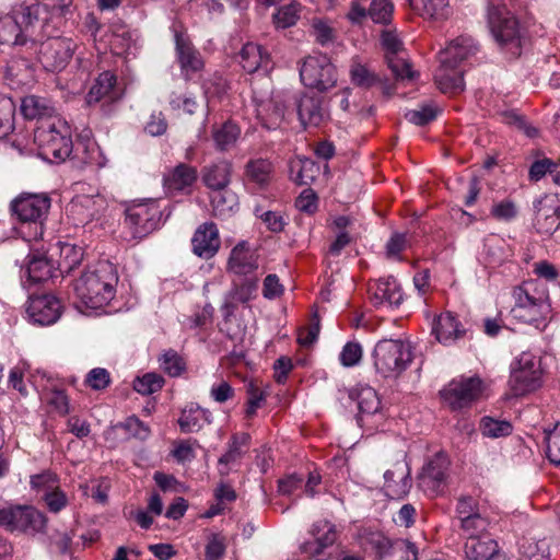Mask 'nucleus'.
Segmentation results:
<instances>
[{
    "label": "nucleus",
    "instance_id": "18",
    "mask_svg": "<svg viewBox=\"0 0 560 560\" xmlns=\"http://www.w3.org/2000/svg\"><path fill=\"white\" fill-rule=\"evenodd\" d=\"M175 49L177 61L185 79L189 80L194 74L203 69V60L200 52L182 34L175 35Z\"/></svg>",
    "mask_w": 560,
    "mask_h": 560
},
{
    "label": "nucleus",
    "instance_id": "63",
    "mask_svg": "<svg viewBox=\"0 0 560 560\" xmlns=\"http://www.w3.org/2000/svg\"><path fill=\"white\" fill-rule=\"evenodd\" d=\"M491 215L499 221H511L517 215V207L514 201L505 199L492 206Z\"/></svg>",
    "mask_w": 560,
    "mask_h": 560
},
{
    "label": "nucleus",
    "instance_id": "2",
    "mask_svg": "<svg viewBox=\"0 0 560 560\" xmlns=\"http://www.w3.org/2000/svg\"><path fill=\"white\" fill-rule=\"evenodd\" d=\"M34 141L39 155L49 162L65 161L72 151L69 126L56 117L42 120L37 125Z\"/></svg>",
    "mask_w": 560,
    "mask_h": 560
},
{
    "label": "nucleus",
    "instance_id": "52",
    "mask_svg": "<svg viewBox=\"0 0 560 560\" xmlns=\"http://www.w3.org/2000/svg\"><path fill=\"white\" fill-rule=\"evenodd\" d=\"M211 205L215 217H224L237 206L235 197L224 190H213Z\"/></svg>",
    "mask_w": 560,
    "mask_h": 560
},
{
    "label": "nucleus",
    "instance_id": "45",
    "mask_svg": "<svg viewBox=\"0 0 560 560\" xmlns=\"http://www.w3.org/2000/svg\"><path fill=\"white\" fill-rule=\"evenodd\" d=\"M441 113V108L433 102L419 105L418 108L408 110L406 119L417 126H424L434 120Z\"/></svg>",
    "mask_w": 560,
    "mask_h": 560
},
{
    "label": "nucleus",
    "instance_id": "13",
    "mask_svg": "<svg viewBox=\"0 0 560 560\" xmlns=\"http://www.w3.org/2000/svg\"><path fill=\"white\" fill-rule=\"evenodd\" d=\"M481 394V380L479 377H460L453 380L441 396L452 409H462L469 406Z\"/></svg>",
    "mask_w": 560,
    "mask_h": 560
},
{
    "label": "nucleus",
    "instance_id": "41",
    "mask_svg": "<svg viewBox=\"0 0 560 560\" xmlns=\"http://www.w3.org/2000/svg\"><path fill=\"white\" fill-rule=\"evenodd\" d=\"M240 136V127L231 120H228L220 126L212 127V138L215 148L220 151H228L236 143Z\"/></svg>",
    "mask_w": 560,
    "mask_h": 560
},
{
    "label": "nucleus",
    "instance_id": "33",
    "mask_svg": "<svg viewBox=\"0 0 560 560\" xmlns=\"http://www.w3.org/2000/svg\"><path fill=\"white\" fill-rule=\"evenodd\" d=\"M285 108L283 100L277 95L261 102L258 105L257 113L266 128L276 129L284 119Z\"/></svg>",
    "mask_w": 560,
    "mask_h": 560
},
{
    "label": "nucleus",
    "instance_id": "38",
    "mask_svg": "<svg viewBox=\"0 0 560 560\" xmlns=\"http://www.w3.org/2000/svg\"><path fill=\"white\" fill-rule=\"evenodd\" d=\"M27 43L23 35L21 26L11 11L0 18V44L2 45H24Z\"/></svg>",
    "mask_w": 560,
    "mask_h": 560
},
{
    "label": "nucleus",
    "instance_id": "6",
    "mask_svg": "<svg viewBox=\"0 0 560 560\" xmlns=\"http://www.w3.org/2000/svg\"><path fill=\"white\" fill-rule=\"evenodd\" d=\"M300 78L306 88L326 92L336 85L337 70L326 55H312L303 59Z\"/></svg>",
    "mask_w": 560,
    "mask_h": 560
},
{
    "label": "nucleus",
    "instance_id": "62",
    "mask_svg": "<svg viewBox=\"0 0 560 560\" xmlns=\"http://www.w3.org/2000/svg\"><path fill=\"white\" fill-rule=\"evenodd\" d=\"M408 241L404 233H393L385 246L388 259H400V254L407 248Z\"/></svg>",
    "mask_w": 560,
    "mask_h": 560
},
{
    "label": "nucleus",
    "instance_id": "23",
    "mask_svg": "<svg viewBox=\"0 0 560 560\" xmlns=\"http://www.w3.org/2000/svg\"><path fill=\"white\" fill-rule=\"evenodd\" d=\"M384 489L386 495L392 499H401L408 494L411 488V479L409 477V468L407 464L398 462L393 469H388L384 474Z\"/></svg>",
    "mask_w": 560,
    "mask_h": 560
},
{
    "label": "nucleus",
    "instance_id": "7",
    "mask_svg": "<svg viewBox=\"0 0 560 560\" xmlns=\"http://www.w3.org/2000/svg\"><path fill=\"white\" fill-rule=\"evenodd\" d=\"M12 12L27 42H35L45 35H49L47 27L51 10L48 4L39 2L18 3L12 8Z\"/></svg>",
    "mask_w": 560,
    "mask_h": 560
},
{
    "label": "nucleus",
    "instance_id": "14",
    "mask_svg": "<svg viewBox=\"0 0 560 560\" xmlns=\"http://www.w3.org/2000/svg\"><path fill=\"white\" fill-rule=\"evenodd\" d=\"M26 313L30 319L39 325H51L61 315V303L49 293H32L28 296Z\"/></svg>",
    "mask_w": 560,
    "mask_h": 560
},
{
    "label": "nucleus",
    "instance_id": "49",
    "mask_svg": "<svg viewBox=\"0 0 560 560\" xmlns=\"http://www.w3.org/2000/svg\"><path fill=\"white\" fill-rule=\"evenodd\" d=\"M520 550L528 560H550L549 546L545 540L523 538Z\"/></svg>",
    "mask_w": 560,
    "mask_h": 560
},
{
    "label": "nucleus",
    "instance_id": "29",
    "mask_svg": "<svg viewBox=\"0 0 560 560\" xmlns=\"http://www.w3.org/2000/svg\"><path fill=\"white\" fill-rule=\"evenodd\" d=\"M240 63L246 72L254 73L259 69L268 70L271 60L269 54L260 45L247 43L240 52Z\"/></svg>",
    "mask_w": 560,
    "mask_h": 560
},
{
    "label": "nucleus",
    "instance_id": "59",
    "mask_svg": "<svg viewBox=\"0 0 560 560\" xmlns=\"http://www.w3.org/2000/svg\"><path fill=\"white\" fill-rule=\"evenodd\" d=\"M319 330H320V320H319L318 315L316 313H314L312 316V319H311V324L307 327L301 328L299 330L298 342L302 347L313 346L318 339Z\"/></svg>",
    "mask_w": 560,
    "mask_h": 560
},
{
    "label": "nucleus",
    "instance_id": "25",
    "mask_svg": "<svg viewBox=\"0 0 560 560\" xmlns=\"http://www.w3.org/2000/svg\"><path fill=\"white\" fill-rule=\"evenodd\" d=\"M432 331L436 340L443 345H452L462 338L465 329L452 313L441 314L433 324Z\"/></svg>",
    "mask_w": 560,
    "mask_h": 560
},
{
    "label": "nucleus",
    "instance_id": "48",
    "mask_svg": "<svg viewBox=\"0 0 560 560\" xmlns=\"http://www.w3.org/2000/svg\"><path fill=\"white\" fill-rule=\"evenodd\" d=\"M388 68L397 80H412L416 72L411 70L410 62L406 59L404 54L385 55Z\"/></svg>",
    "mask_w": 560,
    "mask_h": 560
},
{
    "label": "nucleus",
    "instance_id": "34",
    "mask_svg": "<svg viewBox=\"0 0 560 560\" xmlns=\"http://www.w3.org/2000/svg\"><path fill=\"white\" fill-rule=\"evenodd\" d=\"M210 422V411L195 404L187 406L182 411V415L178 419L180 430L185 433L197 432L202 429L205 424H209Z\"/></svg>",
    "mask_w": 560,
    "mask_h": 560
},
{
    "label": "nucleus",
    "instance_id": "10",
    "mask_svg": "<svg viewBox=\"0 0 560 560\" xmlns=\"http://www.w3.org/2000/svg\"><path fill=\"white\" fill-rule=\"evenodd\" d=\"M75 49L77 44L71 38L49 36L40 43L37 59L45 70L61 71L71 60Z\"/></svg>",
    "mask_w": 560,
    "mask_h": 560
},
{
    "label": "nucleus",
    "instance_id": "4",
    "mask_svg": "<svg viewBox=\"0 0 560 560\" xmlns=\"http://www.w3.org/2000/svg\"><path fill=\"white\" fill-rule=\"evenodd\" d=\"M412 350L400 339L380 340L373 350V365L384 377H397L412 361Z\"/></svg>",
    "mask_w": 560,
    "mask_h": 560
},
{
    "label": "nucleus",
    "instance_id": "11",
    "mask_svg": "<svg viewBox=\"0 0 560 560\" xmlns=\"http://www.w3.org/2000/svg\"><path fill=\"white\" fill-rule=\"evenodd\" d=\"M74 290L80 300L77 308L86 315L103 308L115 296V287L110 282H77Z\"/></svg>",
    "mask_w": 560,
    "mask_h": 560
},
{
    "label": "nucleus",
    "instance_id": "19",
    "mask_svg": "<svg viewBox=\"0 0 560 560\" xmlns=\"http://www.w3.org/2000/svg\"><path fill=\"white\" fill-rule=\"evenodd\" d=\"M220 244L219 230L213 222H205L199 225L191 240L194 254L206 259L217 254Z\"/></svg>",
    "mask_w": 560,
    "mask_h": 560
},
{
    "label": "nucleus",
    "instance_id": "47",
    "mask_svg": "<svg viewBox=\"0 0 560 560\" xmlns=\"http://www.w3.org/2000/svg\"><path fill=\"white\" fill-rule=\"evenodd\" d=\"M300 19V4L292 2L278 9L272 15V22L277 28H288L296 24Z\"/></svg>",
    "mask_w": 560,
    "mask_h": 560
},
{
    "label": "nucleus",
    "instance_id": "28",
    "mask_svg": "<svg viewBox=\"0 0 560 560\" xmlns=\"http://www.w3.org/2000/svg\"><path fill=\"white\" fill-rule=\"evenodd\" d=\"M197 168L185 163H179L170 170L163 177L164 187L168 191H182L197 180Z\"/></svg>",
    "mask_w": 560,
    "mask_h": 560
},
{
    "label": "nucleus",
    "instance_id": "36",
    "mask_svg": "<svg viewBox=\"0 0 560 560\" xmlns=\"http://www.w3.org/2000/svg\"><path fill=\"white\" fill-rule=\"evenodd\" d=\"M465 552L468 560H488L501 553L497 541L490 535L466 541Z\"/></svg>",
    "mask_w": 560,
    "mask_h": 560
},
{
    "label": "nucleus",
    "instance_id": "5",
    "mask_svg": "<svg viewBox=\"0 0 560 560\" xmlns=\"http://www.w3.org/2000/svg\"><path fill=\"white\" fill-rule=\"evenodd\" d=\"M162 210L155 200L132 203L125 210L124 228L128 240L145 237L158 229Z\"/></svg>",
    "mask_w": 560,
    "mask_h": 560
},
{
    "label": "nucleus",
    "instance_id": "37",
    "mask_svg": "<svg viewBox=\"0 0 560 560\" xmlns=\"http://www.w3.org/2000/svg\"><path fill=\"white\" fill-rule=\"evenodd\" d=\"M27 280H52L61 278V271L44 256H33L26 266Z\"/></svg>",
    "mask_w": 560,
    "mask_h": 560
},
{
    "label": "nucleus",
    "instance_id": "42",
    "mask_svg": "<svg viewBox=\"0 0 560 560\" xmlns=\"http://www.w3.org/2000/svg\"><path fill=\"white\" fill-rule=\"evenodd\" d=\"M58 269L61 271V278L69 276L70 271L81 264L83 249L80 246L69 243L59 244Z\"/></svg>",
    "mask_w": 560,
    "mask_h": 560
},
{
    "label": "nucleus",
    "instance_id": "20",
    "mask_svg": "<svg viewBox=\"0 0 560 560\" xmlns=\"http://www.w3.org/2000/svg\"><path fill=\"white\" fill-rule=\"evenodd\" d=\"M349 397L357 402V420L360 425H364L365 418L375 416L381 409V400L376 390L369 385H357L353 387Z\"/></svg>",
    "mask_w": 560,
    "mask_h": 560
},
{
    "label": "nucleus",
    "instance_id": "9",
    "mask_svg": "<svg viewBox=\"0 0 560 560\" xmlns=\"http://www.w3.org/2000/svg\"><path fill=\"white\" fill-rule=\"evenodd\" d=\"M541 383L540 359L532 352H522L511 373L510 385L515 395L537 389Z\"/></svg>",
    "mask_w": 560,
    "mask_h": 560
},
{
    "label": "nucleus",
    "instance_id": "43",
    "mask_svg": "<svg viewBox=\"0 0 560 560\" xmlns=\"http://www.w3.org/2000/svg\"><path fill=\"white\" fill-rule=\"evenodd\" d=\"M435 82L443 93L456 94L465 88L463 74L443 66L435 74Z\"/></svg>",
    "mask_w": 560,
    "mask_h": 560
},
{
    "label": "nucleus",
    "instance_id": "35",
    "mask_svg": "<svg viewBox=\"0 0 560 560\" xmlns=\"http://www.w3.org/2000/svg\"><path fill=\"white\" fill-rule=\"evenodd\" d=\"M45 523V516L37 510L30 506H15L13 530L40 532Z\"/></svg>",
    "mask_w": 560,
    "mask_h": 560
},
{
    "label": "nucleus",
    "instance_id": "64",
    "mask_svg": "<svg viewBox=\"0 0 560 560\" xmlns=\"http://www.w3.org/2000/svg\"><path fill=\"white\" fill-rule=\"evenodd\" d=\"M547 457L556 466H560V425H556L547 436Z\"/></svg>",
    "mask_w": 560,
    "mask_h": 560
},
{
    "label": "nucleus",
    "instance_id": "24",
    "mask_svg": "<svg viewBox=\"0 0 560 560\" xmlns=\"http://www.w3.org/2000/svg\"><path fill=\"white\" fill-rule=\"evenodd\" d=\"M477 46L471 38L459 36L442 51H440V61L443 67L455 69L458 62L475 55Z\"/></svg>",
    "mask_w": 560,
    "mask_h": 560
},
{
    "label": "nucleus",
    "instance_id": "50",
    "mask_svg": "<svg viewBox=\"0 0 560 560\" xmlns=\"http://www.w3.org/2000/svg\"><path fill=\"white\" fill-rule=\"evenodd\" d=\"M205 560H222L226 549V538L221 533L206 535Z\"/></svg>",
    "mask_w": 560,
    "mask_h": 560
},
{
    "label": "nucleus",
    "instance_id": "21",
    "mask_svg": "<svg viewBox=\"0 0 560 560\" xmlns=\"http://www.w3.org/2000/svg\"><path fill=\"white\" fill-rule=\"evenodd\" d=\"M296 108L299 119L304 127H318L328 119L322 97L304 94L296 101Z\"/></svg>",
    "mask_w": 560,
    "mask_h": 560
},
{
    "label": "nucleus",
    "instance_id": "1",
    "mask_svg": "<svg viewBox=\"0 0 560 560\" xmlns=\"http://www.w3.org/2000/svg\"><path fill=\"white\" fill-rule=\"evenodd\" d=\"M515 304L512 316L522 323L541 329L551 313L548 290L545 282H522L513 290Z\"/></svg>",
    "mask_w": 560,
    "mask_h": 560
},
{
    "label": "nucleus",
    "instance_id": "17",
    "mask_svg": "<svg viewBox=\"0 0 560 560\" xmlns=\"http://www.w3.org/2000/svg\"><path fill=\"white\" fill-rule=\"evenodd\" d=\"M368 293L375 307L384 308L397 307L405 298L399 282H369Z\"/></svg>",
    "mask_w": 560,
    "mask_h": 560
},
{
    "label": "nucleus",
    "instance_id": "39",
    "mask_svg": "<svg viewBox=\"0 0 560 560\" xmlns=\"http://www.w3.org/2000/svg\"><path fill=\"white\" fill-rule=\"evenodd\" d=\"M21 112L26 119H38V124L42 120L48 119L52 107L49 105V101L37 95H27L22 100Z\"/></svg>",
    "mask_w": 560,
    "mask_h": 560
},
{
    "label": "nucleus",
    "instance_id": "15",
    "mask_svg": "<svg viewBox=\"0 0 560 560\" xmlns=\"http://www.w3.org/2000/svg\"><path fill=\"white\" fill-rule=\"evenodd\" d=\"M50 207L46 195L23 194L11 203L12 212L21 222H42Z\"/></svg>",
    "mask_w": 560,
    "mask_h": 560
},
{
    "label": "nucleus",
    "instance_id": "16",
    "mask_svg": "<svg viewBox=\"0 0 560 560\" xmlns=\"http://www.w3.org/2000/svg\"><path fill=\"white\" fill-rule=\"evenodd\" d=\"M450 460L443 453L435 454L422 468L419 486L429 494H436L446 482Z\"/></svg>",
    "mask_w": 560,
    "mask_h": 560
},
{
    "label": "nucleus",
    "instance_id": "12",
    "mask_svg": "<svg viewBox=\"0 0 560 560\" xmlns=\"http://www.w3.org/2000/svg\"><path fill=\"white\" fill-rule=\"evenodd\" d=\"M122 95V89L117 85V77L110 71H104L95 79L85 100L90 106L101 104L102 110L109 114Z\"/></svg>",
    "mask_w": 560,
    "mask_h": 560
},
{
    "label": "nucleus",
    "instance_id": "58",
    "mask_svg": "<svg viewBox=\"0 0 560 560\" xmlns=\"http://www.w3.org/2000/svg\"><path fill=\"white\" fill-rule=\"evenodd\" d=\"M312 534L325 549L331 546L337 539L335 526L328 521H319L313 525Z\"/></svg>",
    "mask_w": 560,
    "mask_h": 560
},
{
    "label": "nucleus",
    "instance_id": "32",
    "mask_svg": "<svg viewBox=\"0 0 560 560\" xmlns=\"http://www.w3.org/2000/svg\"><path fill=\"white\" fill-rule=\"evenodd\" d=\"M257 293V282H234L233 288L225 298L223 305L224 316L228 317L232 315L237 304L247 303L256 298Z\"/></svg>",
    "mask_w": 560,
    "mask_h": 560
},
{
    "label": "nucleus",
    "instance_id": "51",
    "mask_svg": "<svg viewBox=\"0 0 560 560\" xmlns=\"http://www.w3.org/2000/svg\"><path fill=\"white\" fill-rule=\"evenodd\" d=\"M480 430L485 436L498 439L510 435L512 432V424L505 420L485 417L481 420Z\"/></svg>",
    "mask_w": 560,
    "mask_h": 560
},
{
    "label": "nucleus",
    "instance_id": "3",
    "mask_svg": "<svg viewBox=\"0 0 560 560\" xmlns=\"http://www.w3.org/2000/svg\"><path fill=\"white\" fill-rule=\"evenodd\" d=\"M455 520L467 541L490 535L498 523L497 517L470 495L457 499Z\"/></svg>",
    "mask_w": 560,
    "mask_h": 560
},
{
    "label": "nucleus",
    "instance_id": "46",
    "mask_svg": "<svg viewBox=\"0 0 560 560\" xmlns=\"http://www.w3.org/2000/svg\"><path fill=\"white\" fill-rule=\"evenodd\" d=\"M298 167L293 180L298 185H311L319 174V166L311 159H300L296 164L291 165V172Z\"/></svg>",
    "mask_w": 560,
    "mask_h": 560
},
{
    "label": "nucleus",
    "instance_id": "61",
    "mask_svg": "<svg viewBox=\"0 0 560 560\" xmlns=\"http://www.w3.org/2000/svg\"><path fill=\"white\" fill-rule=\"evenodd\" d=\"M84 383L94 390L104 389L110 384L109 372L103 368H94L86 374Z\"/></svg>",
    "mask_w": 560,
    "mask_h": 560
},
{
    "label": "nucleus",
    "instance_id": "30",
    "mask_svg": "<svg viewBox=\"0 0 560 560\" xmlns=\"http://www.w3.org/2000/svg\"><path fill=\"white\" fill-rule=\"evenodd\" d=\"M257 259L246 243H238L231 252L229 269L236 276H247L257 269Z\"/></svg>",
    "mask_w": 560,
    "mask_h": 560
},
{
    "label": "nucleus",
    "instance_id": "44",
    "mask_svg": "<svg viewBox=\"0 0 560 560\" xmlns=\"http://www.w3.org/2000/svg\"><path fill=\"white\" fill-rule=\"evenodd\" d=\"M351 82L361 89H371L381 82L380 77L365 65L353 61L350 67Z\"/></svg>",
    "mask_w": 560,
    "mask_h": 560
},
{
    "label": "nucleus",
    "instance_id": "8",
    "mask_svg": "<svg viewBox=\"0 0 560 560\" xmlns=\"http://www.w3.org/2000/svg\"><path fill=\"white\" fill-rule=\"evenodd\" d=\"M502 0H488V24L495 40L502 45L521 46L518 21L501 7Z\"/></svg>",
    "mask_w": 560,
    "mask_h": 560
},
{
    "label": "nucleus",
    "instance_id": "56",
    "mask_svg": "<svg viewBox=\"0 0 560 560\" xmlns=\"http://www.w3.org/2000/svg\"><path fill=\"white\" fill-rule=\"evenodd\" d=\"M7 71L12 78L25 80L32 77L33 65L27 58L16 56L8 62Z\"/></svg>",
    "mask_w": 560,
    "mask_h": 560
},
{
    "label": "nucleus",
    "instance_id": "31",
    "mask_svg": "<svg viewBox=\"0 0 560 560\" xmlns=\"http://www.w3.org/2000/svg\"><path fill=\"white\" fill-rule=\"evenodd\" d=\"M411 9L420 16L432 21H444L451 15L448 0H409Z\"/></svg>",
    "mask_w": 560,
    "mask_h": 560
},
{
    "label": "nucleus",
    "instance_id": "60",
    "mask_svg": "<svg viewBox=\"0 0 560 560\" xmlns=\"http://www.w3.org/2000/svg\"><path fill=\"white\" fill-rule=\"evenodd\" d=\"M43 500L47 509L52 513L60 512L69 502L68 495L58 487V485L44 493Z\"/></svg>",
    "mask_w": 560,
    "mask_h": 560
},
{
    "label": "nucleus",
    "instance_id": "54",
    "mask_svg": "<svg viewBox=\"0 0 560 560\" xmlns=\"http://www.w3.org/2000/svg\"><path fill=\"white\" fill-rule=\"evenodd\" d=\"M164 380L155 373H147L133 382V389L141 395H151L163 387Z\"/></svg>",
    "mask_w": 560,
    "mask_h": 560
},
{
    "label": "nucleus",
    "instance_id": "40",
    "mask_svg": "<svg viewBox=\"0 0 560 560\" xmlns=\"http://www.w3.org/2000/svg\"><path fill=\"white\" fill-rule=\"evenodd\" d=\"M245 174L248 179L260 187L269 184L273 174V164L268 159H253L245 165Z\"/></svg>",
    "mask_w": 560,
    "mask_h": 560
},
{
    "label": "nucleus",
    "instance_id": "27",
    "mask_svg": "<svg viewBox=\"0 0 560 560\" xmlns=\"http://www.w3.org/2000/svg\"><path fill=\"white\" fill-rule=\"evenodd\" d=\"M380 548L378 560H417L418 551L416 546L407 540L389 541L382 537L378 539Z\"/></svg>",
    "mask_w": 560,
    "mask_h": 560
},
{
    "label": "nucleus",
    "instance_id": "55",
    "mask_svg": "<svg viewBox=\"0 0 560 560\" xmlns=\"http://www.w3.org/2000/svg\"><path fill=\"white\" fill-rule=\"evenodd\" d=\"M160 365L170 376H178L185 370V362L174 350L165 351L159 359Z\"/></svg>",
    "mask_w": 560,
    "mask_h": 560
},
{
    "label": "nucleus",
    "instance_id": "22",
    "mask_svg": "<svg viewBox=\"0 0 560 560\" xmlns=\"http://www.w3.org/2000/svg\"><path fill=\"white\" fill-rule=\"evenodd\" d=\"M249 439L246 433L232 436L228 451L218 460V470L221 476H228L240 466L244 454L248 450Z\"/></svg>",
    "mask_w": 560,
    "mask_h": 560
},
{
    "label": "nucleus",
    "instance_id": "53",
    "mask_svg": "<svg viewBox=\"0 0 560 560\" xmlns=\"http://www.w3.org/2000/svg\"><path fill=\"white\" fill-rule=\"evenodd\" d=\"M394 4L389 0H373L369 7V16L374 23L387 24L392 21Z\"/></svg>",
    "mask_w": 560,
    "mask_h": 560
},
{
    "label": "nucleus",
    "instance_id": "57",
    "mask_svg": "<svg viewBox=\"0 0 560 560\" xmlns=\"http://www.w3.org/2000/svg\"><path fill=\"white\" fill-rule=\"evenodd\" d=\"M14 104L11 98L0 96V138L13 129Z\"/></svg>",
    "mask_w": 560,
    "mask_h": 560
},
{
    "label": "nucleus",
    "instance_id": "26",
    "mask_svg": "<svg viewBox=\"0 0 560 560\" xmlns=\"http://www.w3.org/2000/svg\"><path fill=\"white\" fill-rule=\"evenodd\" d=\"M232 164L220 160L205 166L201 171L203 184L211 190H224L230 185Z\"/></svg>",
    "mask_w": 560,
    "mask_h": 560
}]
</instances>
